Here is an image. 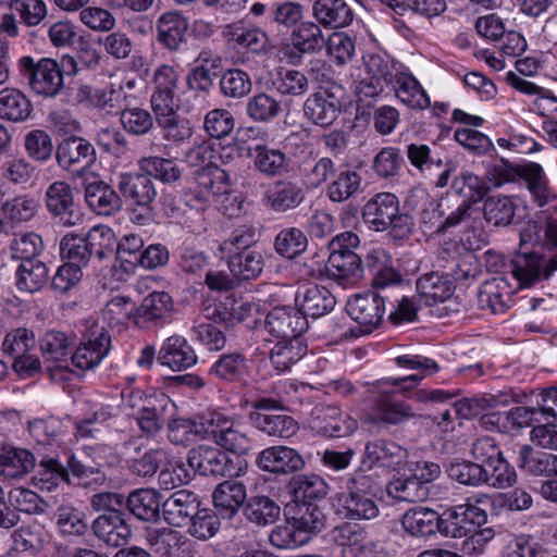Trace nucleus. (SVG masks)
I'll list each match as a JSON object with an SVG mask.
<instances>
[{"instance_id":"1","label":"nucleus","mask_w":557,"mask_h":557,"mask_svg":"<svg viewBox=\"0 0 557 557\" xmlns=\"http://www.w3.org/2000/svg\"><path fill=\"white\" fill-rule=\"evenodd\" d=\"M422 376L383 377L369 384L371 401L370 419L373 423L400 425L416 418L413 408L404 400L396 399L397 394L420 404H440L453 398V394L440 388L423 387L413 391Z\"/></svg>"},{"instance_id":"2","label":"nucleus","mask_w":557,"mask_h":557,"mask_svg":"<svg viewBox=\"0 0 557 557\" xmlns=\"http://www.w3.org/2000/svg\"><path fill=\"white\" fill-rule=\"evenodd\" d=\"M416 210L419 226L424 235L437 236L458 226L468 218V205H458L449 210L444 202L423 189H416L409 197Z\"/></svg>"},{"instance_id":"3","label":"nucleus","mask_w":557,"mask_h":557,"mask_svg":"<svg viewBox=\"0 0 557 557\" xmlns=\"http://www.w3.org/2000/svg\"><path fill=\"white\" fill-rule=\"evenodd\" d=\"M201 430L205 431V438L212 441L220 449L246 455L252 448V441L236 414L207 409L201 413Z\"/></svg>"},{"instance_id":"4","label":"nucleus","mask_w":557,"mask_h":557,"mask_svg":"<svg viewBox=\"0 0 557 557\" xmlns=\"http://www.w3.org/2000/svg\"><path fill=\"white\" fill-rule=\"evenodd\" d=\"M347 492L341 493L334 500L336 513L349 520L375 519L380 509L374 498L376 484L370 475L356 472L347 481Z\"/></svg>"},{"instance_id":"5","label":"nucleus","mask_w":557,"mask_h":557,"mask_svg":"<svg viewBox=\"0 0 557 557\" xmlns=\"http://www.w3.org/2000/svg\"><path fill=\"white\" fill-rule=\"evenodd\" d=\"M231 187L228 173L218 165L198 169L185 191L186 203L197 210L212 207Z\"/></svg>"},{"instance_id":"6","label":"nucleus","mask_w":557,"mask_h":557,"mask_svg":"<svg viewBox=\"0 0 557 557\" xmlns=\"http://www.w3.org/2000/svg\"><path fill=\"white\" fill-rule=\"evenodd\" d=\"M250 408L249 421L258 431L268 436L287 440L294 436L299 429L293 417L282 412L283 407L277 399L261 397L251 401Z\"/></svg>"},{"instance_id":"7","label":"nucleus","mask_w":557,"mask_h":557,"mask_svg":"<svg viewBox=\"0 0 557 557\" xmlns=\"http://www.w3.org/2000/svg\"><path fill=\"white\" fill-rule=\"evenodd\" d=\"M17 69L30 89L40 96L54 97L63 88V73L58 62L50 58L35 61L24 55L17 61Z\"/></svg>"},{"instance_id":"8","label":"nucleus","mask_w":557,"mask_h":557,"mask_svg":"<svg viewBox=\"0 0 557 557\" xmlns=\"http://www.w3.org/2000/svg\"><path fill=\"white\" fill-rule=\"evenodd\" d=\"M347 313L359 324L362 334L376 329L385 312L384 298L372 292L355 295L347 302Z\"/></svg>"},{"instance_id":"9","label":"nucleus","mask_w":557,"mask_h":557,"mask_svg":"<svg viewBox=\"0 0 557 557\" xmlns=\"http://www.w3.org/2000/svg\"><path fill=\"white\" fill-rule=\"evenodd\" d=\"M55 159L63 170L82 175L94 163L96 152L94 146L87 140L70 137L58 145Z\"/></svg>"},{"instance_id":"10","label":"nucleus","mask_w":557,"mask_h":557,"mask_svg":"<svg viewBox=\"0 0 557 557\" xmlns=\"http://www.w3.org/2000/svg\"><path fill=\"white\" fill-rule=\"evenodd\" d=\"M111 349V336L103 329L91 331L72 355L74 367L86 371L98 367Z\"/></svg>"},{"instance_id":"11","label":"nucleus","mask_w":557,"mask_h":557,"mask_svg":"<svg viewBox=\"0 0 557 557\" xmlns=\"http://www.w3.org/2000/svg\"><path fill=\"white\" fill-rule=\"evenodd\" d=\"M265 327L270 334L282 339L300 338L308 327V321L297 308L275 307L265 318Z\"/></svg>"},{"instance_id":"12","label":"nucleus","mask_w":557,"mask_h":557,"mask_svg":"<svg viewBox=\"0 0 557 557\" xmlns=\"http://www.w3.org/2000/svg\"><path fill=\"white\" fill-rule=\"evenodd\" d=\"M517 287L505 275L494 276L485 281L478 293V304L482 309L493 313H503L513 304Z\"/></svg>"},{"instance_id":"13","label":"nucleus","mask_w":557,"mask_h":557,"mask_svg":"<svg viewBox=\"0 0 557 557\" xmlns=\"http://www.w3.org/2000/svg\"><path fill=\"white\" fill-rule=\"evenodd\" d=\"M407 457V450L400 445L381 438L366 444L362 466L368 469L382 467L398 470L406 463Z\"/></svg>"},{"instance_id":"14","label":"nucleus","mask_w":557,"mask_h":557,"mask_svg":"<svg viewBox=\"0 0 557 557\" xmlns=\"http://www.w3.org/2000/svg\"><path fill=\"white\" fill-rule=\"evenodd\" d=\"M188 467L201 475L225 476L230 474V458L215 446L199 445L191 448L187 456Z\"/></svg>"},{"instance_id":"15","label":"nucleus","mask_w":557,"mask_h":557,"mask_svg":"<svg viewBox=\"0 0 557 557\" xmlns=\"http://www.w3.org/2000/svg\"><path fill=\"white\" fill-rule=\"evenodd\" d=\"M198 357L188 341L182 335H171L161 345L157 361L172 371H184L197 363Z\"/></svg>"},{"instance_id":"16","label":"nucleus","mask_w":557,"mask_h":557,"mask_svg":"<svg viewBox=\"0 0 557 557\" xmlns=\"http://www.w3.org/2000/svg\"><path fill=\"white\" fill-rule=\"evenodd\" d=\"M399 201L392 193H380L363 207L362 219L370 230L383 232L389 228L398 212Z\"/></svg>"},{"instance_id":"17","label":"nucleus","mask_w":557,"mask_h":557,"mask_svg":"<svg viewBox=\"0 0 557 557\" xmlns=\"http://www.w3.org/2000/svg\"><path fill=\"white\" fill-rule=\"evenodd\" d=\"M304 199L305 193L297 183L278 180L268 185L262 201L272 211L283 213L297 208Z\"/></svg>"},{"instance_id":"18","label":"nucleus","mask_w":557,"mask_h":557,"mask_svg":"<svg viewBox=\"0 0 557 557\" xmlns=\"http://www.w3.org/2000/svg\"><path fill=\"white\" fill-rule=\"evenodd\" d=\"M257 466L272 473H292L300 470L305 461L301 455L287 446H271L264 448L257 457Z\"/></svg>"},{"instance_id":"19","label":"nucleus","mask_w":557,"mask_h":557,"mask_svg":"<svg viewBox=\"0 0 557 557\" xmlns=\"http://www.w3.org/2000/svg\"><path fill=\"white\" fill-rule=\"evenodd\" d=\"M295 301L298 311L307 319L321 318L330 313L335 305L336 299L333 294L324 286L312 285L299 288Z\"/></svg>"},{"instance_id":"20","label":"nucleus","mask_w":557,"mask_h":557,"mask_svg":"<svg viewBox=\"0 0 557 557\" xmlns=\"http://www.w3.org/2000/svg\"><path fill=\"white\" fill-rule=\"evenodd\" d=\"M96 536L112 547H121L128 543L132 529L121 511H111L99 516L92 523Z\"/></svg>"},{"instance_id":"21","label":"nucleus","mask_w":557,"mask_h":557,"mask_svg":"<svg viewBox=\"0 0 557 557\" xmlns=\"http://www.w3.org/2000/svg\"><path fill=\"white\" fill-rule=\"evenodd\" d=\"M327 275L343 286H354L363 276L361 258L357 253L330 252L326 265Z\"/></svg>"},{"instance_id":"22","label":"nucleus","mask_w":557,"mask_h":557,"mask_svg":"<svg viewBox=\"0 0 557 557\" xmlns=\"http://www.w3.org/2000/svg\"><path fill=\"white\" fill-rule=\"evenodd\" d=\"M200 503L195 493L181 490L173 493L162 506L164 520L174 527L188 525Z\"/></svg>"},{"instance_id":"23","label":"nucleus","mask_w":557,"mask_h":557,"mask_svg":"<svg viewBox=\"0 0 557 557\" xmlns=\"http://www.w3.org/2000/svg\"><path fill=\"white\" fill-rule=\"evenodd\" d=\"M222 35L234 48L253 53L264 51L268 44V35L261 28L246 26L243 23L226 25Z\"/></svg>"},{"instance_id":"24","label":"nucleus","mask_w":557,"mask_h":557,"mask_svg":"<svg viewBox=\"0 0 557 557\" xmlns=\"http://www.w3.org/2000/svg\"><path fill=\"white\" fill-rule=\"evenodd\" d=\"M341 103L327 90L312 94L304 104L305 115L315 125L330 126L338 116Z\"/></svg>"},{"instance_id":"25","label":"nucleus","mask_w":557,"mask_h":557,"mask_svg":"<svg viewBox=\"0 0 557 557\" xmlns=\"http://www.w3.org/2000/svg\"><path fill=\"white\" fill-rule=\"evenodd\" d=\"M119 189L132 205L149 207L157 197V189L151 177L145 174H121Z\"/></svg>"},{"instance_id":"26","label":"nucleus","mask_w":557,"mask_h":557,"mask_svg":"<svg viewBox=\"0 0 557 557\" xmlns=\"http://www.w3.org/2000/svg\"><path fill=\"white\" fill-rule=\"evenodd\" d=\"M213 505L222 518L231 519L244 505L247 493L243 482L226 480L221 482L212 494Z\"/></svg>"},{"instance_id":"27","label":"nucleus","mask_w":557,"mask_h":557,"mask_svg":"<svg viewBox=\"0 0 557 557\" xmlns=\"http://www.w3.org/2000/svg\"><path fill=\"white\" fill-rule=\"evenodd\" d=\"M178 74L176 70L168 64L159 65L153 74L154 91L150 102L152 110H168V107L175 106V90L177 88Z\"/></svg>"},{"instance_id":"28","label":"nucleus","mask_w":557,"mask_h":557,"mask_svg":"<svg viewBox=\"0 0 557 557\" xmlns=\"http://www.w3.org/2000/svg\"><path fill=\"white\" fill-rule=\"evenodd\" d=\"M188 20L178 12L163 13L157 21L158 40L166 49L175 51L186 40Z\"/></svg>"},{"instance_id":"29","label":"nucleus","mask_w":557,"mask_h":557,"mask_svg":"<svg viewBox=\"0 0 557 557\" xmlns=\"http://www.w3.org/2000/svg\"><path fill=\"white\" fill-rule=\"evenodd\" d=\"M312 14L323 27H347L354 20V12L345 0H315Z\"/></svg>"},{"instance_id":"30","label":"nucleus","mask_w":557,"mask_h":557,"mask_svg":"<svg viewBox=\"0 0 557 557\" xmlns=\"http://www.w3.org/2000/svg\"><path fill=\"white\" fill-rule=\"evenodd\" d=\"M388 86L396 97L411 109L423 110L430 106V98L417 78L401 69Z\"/></svg>"},{"instance_id":"31","label":"nucleus","mask_w":557,"mask_h":557,"mask_svg":"<svg viewBox=\"0 0 557 557\" xmlns=\"http://www.w3.org/2000/svg\"><path fill=\"white\" fill-rule=\"evenodd\" d=\"M36 463L32 451L14 446L0 448V475L4 479H18L29 473Z\"/></svg>"},{"instance_id":"32","label":"nucleus","mask_w":557,"mask_h":557,"mask_svg":"<svg viewBox=\"0 0 557 557\" xmlns=\"http://www.w3.org/2000/svg\"><path fill=\"white\" fill-rule=\"evenodd\" d=\"M150 549L162 557H183L187 550V539L170 528L152 529L147 533Z\"/></svg>"},{"instance_id":"33","label":"nucleus","mask_w":557,"mask_h":557,"mask_svg":"<svg viewBox=\"0 0 557 557\" xmlns=\"http://www.w3.org/2000/svg\"><path fill=\"white\" fill-rule=\"evenodd\" d=\"M85 200L89 208L100 215H111L121 209V198L115 190L95 178L85 186Z\"/></svg>"},{"instance_id":"34","label":"nucleus","mask_w":557,"mask_h":557,"mask_svg":"<svg viewBox=\"0 0 557 557\" xmlns=\"http://www.w3.org/2000/svg\"><path fill=\"white\" fill-rule=\"evenodd\" d=\"M519 174L527 183L528 189L539 207H544L557 199V191L549 185V181L539 163L530 162L523 165Z\"/></svg>"},{"instance_id":"35","label":"nucleus","mask_w":557,"mask_h":557,"mask_svg":"<svg viewBox=\"0 0 557 557\" xmlns=\"http://www.w3.org/2000/svg\"><path fill=\"white\" fill-rule=\"evenodd\" d=\"M39 210V202L28 194L7 199L0 207V222L16 225L30 221Z\"/></svg>"},{"instance_id":"36","label":"nucleus","mask_w":557,"mask_h":557,"mask_svg":"<svg viewBox=\"0 0 557 557\" xmlns=\"http://www.w3.org/2000/svg\"><path fill=\"white\" fill-rule=\"evenodd\" d=\"M404 531L414 537H424L438 531V513L430 508L414 507L401 518Z\"/></svg>"},{"instance_id":"37","label":"nucleus","mask_w":557,"mask_h":557,"mask_svg":"<svg viewBox=\"0 0 557 557\" xmlns=\"http://www.w3.org/2000/svg\"><path fill=\"white\" fill-rule=\"evenodd\" d=\"M315 428L330 437H345L357 429V421L337 407H325L314 420Z\"/></svg>"},{"instance_id":"38","label":"nucleus","mask_w":557,"mask_h":557,"mask_svg":"<svg viewBox=\"0 0 557 557\" xmlns=\"http://www.w3.org/2000/svg\"><path fill=\"white\" fill-rule=\"evenodd\" d=\"M511 274L519 287H529L543 278V258L534 252L518 253L511 260Z\"/></svg>"},{"instance_id":"39","label":"nucleus","mask_w":557,"mask_h":557,"mask_svg":"<svg viewBox=\"0 0 557 557\" xmlns=\"http://www.w3.org/2000/svg\"><path fill=\"white\" fill-rule=\"evenodd\" d=\"M177 106H170L168 110L154 109L156 120L162 131L163 138L173 143H182L190 138L193 128L190 122L176 112Z\"/></svg>"},{"instance_id":"40","label":"nucleus","mask_w":557,"mask_h":557,"mask_svg":"<svg viewBox=\"0 0 557 557\" xmlns=\"http://www.w3.org/2000/svg\"><path fill=\"white\" fill-rule=\"evenodd\" d=\"M321 26L319 22H300L290 34L292 46L302 54H312L321 51L325 44Z\"/></svg>"},{"instance_id":"41","label":"nucleus","mask_w":557,"mask_h":557,"mask_svg":"<svg viewBox=\"0 0 557 557\" xmlns=\"http://www.w3.org/2000/svg\"><path fill=\"white\" fill-rule=\"evenodd\" d=\"M128 510L139 520L156 521L159 518L161 495L152 488H138L125 499Z\"/></svg>"},{"instance_id":"42","label":"nucleus","mask_w":557,"mask_h":557,"mask_svg":"<svg viewBox=\"0 0 557 557\" xmlns=\"http://www.w3.org/2000/svg\"><path fill=\"white\" fill-rule=\"evenodd\" d=\"M517 462L520 469L533 475H557V455L535 451L530 445L521 446Z\"/></svg>"},{"instance_id":"43","label":"nucleus","mask_w":557,"mask_h":557,"mask_svg":"<svg viewBox=\"0 0 557 557\" xmlns=\"http://www.w3.org/2000/svg\"><path fill=\"white\" fill-rule=\"evenodd\" d=\"M417 290L424 304L432 306L447 300L454 293V285L445 275L432 272L418 278Z\"/></svg>"},{"instance_id":"44","label":"nucleus","mask_w":557,"mask_h":557,"mask_svg":"<svg viewBox=\"0 0 557 557\" xmlns=\"http://www.w3.org/2000/svg\"><path fill=\"white\" fill-rule=\"evenodd\" d=\"M451 190L463 198L460 205H468V218L470 216V208L483 199L488 191V186L483 178L471 171H461L451 181Z\"/></svg>"},{"instance_id":"45","label":"nucleus","mask_w":557,"mask_h":557,"mask_svg":"<svg viewBox=\"0 0 557 557\" xmlns=\"http://www.w3.org/2000/svg\"><path fill=\"white\" fill-rule=\"evenodd\" d=\"M137 309V320L166 322L173 311V299L166 292H153L146 296Z\"/></svg>"},{"instance_id":"46","label":"nucleus","mask_w":557,"mask_h":557,"mask_svg":"<svg viewBox=\"0 0 557 557\" xmlns=\"http://www.w3.org/2000/svg\"><path fill=\"white\" fill-rule=\"evenodd\" d=\"M306 352L307 346L301 338L282 339L271 349L270 360L274 369L282 373L289 371Z\"/></svg>"},{"instance_id":"47","label":"nucleus","mask_w":557,"mask_h":557,"mask_svg":"<svg viewBox=\"0 0 557 557\" xmlns=\"http://www.w3.org/2000/svg\"><path fill=\"white\" fill-rule=\"evenodd\" d=\"M77 99L79 102L88 101L90 106L107 112L122 110L124 107L120 99V90L115 89L113 83L102 88L81 86L77 90Z\"/></svg>"},{"instance_id":"48","label":"nucleus","mask_w":557,"mask_h":557,"mask_svg":"<svg viewBox=\"0 0 557 557\" xmlns=\"http://www.w3.org/2000/svg\"><path fill=\"white\" fill-rule=\"evenodd\" d=\"M49 270L40 260H24L16 270V286L20 290L35 293L48 282Z\"/></svg>"},{"instance_id":"49","label":"nucleus","mask_w":557,"mask_h":557,"mask_svg":"<svg viewBox=\"0 0 557 557\" xmlns=\"http://www.w3.org/2000/svg\"><path fill=\"white\" fill-rule=\"evenodd\" d=\"M247 359L239 351L221 355L210 369L209 375L223 382L239 381L246 373Z\"/></svg>"},{"instance_id":"50","label":"nucleus","mask_w":557,"mask_h":557,"mask_svg":"<svg viewBox=\"0 0 557 557\" xmlns=\"http://www.w3.org/2000/svg\"><path fill=\"white\" fill-rule=\"evenodd\" d=\"M33 110L30 101L20 90L5 88L0 91V116L12 122H23Z\"/></svg>"},{"instance_id":"51","label":"nucleus","mask_w":557,"mask_h":557,"mask_svg":"<svg viewBox=\"0 0 557 557\" xmlns=\"http://www.w3.org/2000/svg\"><path fill=\"white\" fill-rule=\"evenodd\" d=\"M263 267V257L256 250L239 251L228 259L230 271L238 280H256L262 273Z\"/></svg>"},{"instance_id":"52","label":"nucleus","mask_w":557,"mask_h":557,"mask_svg":"<svg viewBox=\"0 0 557 557\" xmlns=\"http://www.w3.org/2000/svg\"><path fill=\"white\" fill-rule=\"evenodd\" d=\"M253 165L257 171L268 177L280 176L287 172L288 168L286 154L267 145L255 147Z\"/></svg>"},{"instance_id":"53","label":"nucleus","mask_w":557,"mask_h":557,"mask_svg":"<svg viewBox=\"0 0 557 557\" xmlns=\"http://www.w3.org/2000/svg\"><path fill=\"white\" fill-rule=\"evenodd\" d=\"M516 200L509 196H490L483 205L484 219L494 226H506L513 220Z\"/></svg>"},{"instance_id":"54","label":"nucleus","mask_w":557,"mask_h":557,"mask_svg":"<svg viewBox=\"0 0 557 557\" xmlns=\"http://www.w3.org/2000/svg\"><path fill=\"white\" fill-rule=\"evenodd\" d=\"M45 201L51 214L55 216L73 215L74 195L66 182L58 181L50 184L45 193Z\"/></svg>"},{"instance_id":"55","label":"nucleus","mask_w":557,"mask_h":557,"mask_svg":"<svg viewBox=\"0 0 557 557\" xmlns=\"http://www.w3.org/2000/svg\"><path fill=\"white\" fill-rule=\"evenodd\" d=\"M360 187V175L356 171L347 169L336 173L330 181L326 195L332 202H344L352 198Z\"/></svg>"},{"instance_id":"56","label":"nucleus","mask_w":557,"mask_h":557,"mask_svg":"<svg viewBox=\"0 0 557 557\" xmlns=\"http://www.w3.org/2000/svg\"><path fill=\"white\" fill-rule=\"evenodd\" d=\"M292 486L295 500L300 504L321 500L329 490L326 482L315 474L296 476L293 479Z\"/></svg>"},{"instance_id":"57","label":"nucleus","mask_w":557,"mask_h":557,"mask_svg":"<svg viewBox=\"0 0 557 557\" xmlns=\"http://www.w3.org/2000/svg\"><path fill=\"white\" fill-rule=\"evenodd\" d=\"M281 512L280 506L269 496H252L244 508L245 517L257 525H268L276 521Z\"/></svg>"},{"instance_id":"58","label":"nucleus","mask_w":557,"mask_h":557,"mask_svg":"<svg viewBox=\"0 0 557 557\" xmlns=\"http://www.w3.org/2000/svg\"><path fill=\"white\" fill-rule=\"evenodd\" d=\"M35 173V166L23 156L9 154L0 164V177L2 183L12 185L28 184Z\"/></svg>"},{"instance_id":"59","label":"nucleus","mask_w":557,"mask_h":557,"mask_svg":"<svg viewBox=\"0 0 557 557\" xmlns=\"http://www.w3.org/2000/svg\"><path fill=\"white\" fill-rule=\"evenodd\" d=\"M103 320L112 327L126 325L137 320L136 304L126 296H116L110 299L102 309Z\"/></svg>"},{"instance_id":"60","label":"nucleus","mask_w":557,"mask_h":557,"mask_svg":"<svg viewBox=\"0 0 557 557\" xmlns=\"http://www.w3.org/2000/svg\"><path fill=\"white\" fill-rule=\"evenodd\" d=\"M388 496L399 502L418 503L423 502L429 496L426 485L421 481L411 478H397L391 481L386 486Z\"/></svg>"},{"instance_id":"61","label":"nucleus","mask_w":557,"mask_h":557,"mask_svg":"<svg viewBox=\"0 0 557 557\" xmlns=\"http://www.w3.org/2000/svg\"><path fill=\"white\" fill-rule=\"evenodd\" d=\"M34 481L39 490L50 492L61 482H70L69 470L54 458L42 459L38 463Z\"/></svg>"},{"instance_id":"62","label":"nucleus","mask_w":557,"mask_h":557,"mask_svg":"<svg viewBox=\"0 0 557 557\" xmlns=\"http://www.w3.org/2000/svg\"><path fill=\"white\" fill-rule=\"evenodd\" d=\"M169 401L170 399L165 395H162L157 399L158 405L151 404L149 400L147 405L138 410L136 422L144 434L154 436L161 431L164 423V409Z\"/></svg>"},{"instance_id":"63","label":"nucleus","mask_w":557,"mask_h":557,"mask_svg":"<svg viewBox=\"0 0 557 557\" xmlns=\"http://www.w3.org/2000/svg\"><path fill=\"white\" fill-rule=\"evenodd\" d=\"M325 52L332 63L344 66L356 53L355 40L347 33L334 32L325 39Z\"/></svg>"},{"instance_id":"64","label":"nucleus","mask_w":557,"mask_h":557,"mask_svg":"<svg viewBox=\"0 0 557 557\" xmlns=\"http://www.w3.org/2000/svg\"><path fill=\"white\" fill-rule=\"evenodd\" d=\"M91 257L98 260L112 256L116 247V236L113 230L103 224L92 226L86 234Z\"/></svg>"}]
</instances>
